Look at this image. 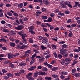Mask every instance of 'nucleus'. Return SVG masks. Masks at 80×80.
<instances>
[{"label": "nucleus", "mask_w": 80, "mask_h": 80, "mask_svg": "<svg viewBox=\"0 0 80 80\" xmlns=\"http://www.w3.org/2000/svg\"><path fill=\"white\" fill-rule=\"evenodd\" d=\"M25 27V26L23 25H20L18 26V27H16V29H17V30H22Z\"/></svg>", "instance_id": "f257e3e1"}, {"label": "nucleus", "mask_w": 80, "mask_h": 80, "mask_svg": "<svg viewBox=\"0 0 80 80\" xmlns=\"http://www.w3.org/2000/svg\"><path fill=\"white\" fill-rule=\"evenodd\" d=\"M17 48L18 49H21V50H22V49H24L25 48V46L22 45V46H20V45H17Z\"/></svg>", "instance_id": "f03ea898"}, {"label": "nucleus", "mask_w": 80, "mask_h": 80, "mask_svg": "<svg viewBox=\"0 0 80 80\" xmlns=\"http://www.w3.org/2000/svg\"><path fill=\"white\" fill-rule=\"evenodd\" d=\"M66 49H61L60 50V53L63 55L66 54Z\"/></svg>", "instance_id": "7ed1b4c3"}, {"label": "nucleus", "mask_w": 80, "mask_h": 80, "mask_svg": "<svg viewBox=\"0 0 80 80\" xmlns=\"http://www.w3.org/2000/svg\"><path fill=\"white\" fill-rule=\"evenodd\" d=\"M28 28L29 29V32L32 31V30H34V29H35V27L33 25H32L28 27Z\"/></svg>", "instance_id": "20e7f679"}, {"label": "nucleus", "mask_w": 80, "mask_h": 80, "mask_svg": "<svg viewBox=\"0 0 80 80\" xmlns=\"http://www.w3.org/2000/svg\"><path fill=\"white\" fill-rule=\"evenodd\" d=\"M36 68V66H32L30 67V68H29L28 70L29 71H32V70H33L34 69H35Z\"/></svg>", "instance_id": "39448f33"}, {"label": "nucleus", "mask_w": 80, "mask_h": 80, "mask_svg": "<svg viewBox=\"0 0 80 80\" xmlns=\"http://www.w3.org/2000/svg\"><path fill=\"white\" fill-rule=\"evenodd\" d=\"M16 56L14 55H12V54L9 53L8 54V57L9 59H11V58H12L13 57H15Z\"/></svg>", "instance_id": "423d86ee"}, {"label": "nucleus", "mask_w": 80, "mask_h": 80, "mask_svg": "<svg viewBox=\"0 0 80 80\" xmlns=\"http://www.w3.org/2000/svg\"><path fill=\"white\" fill-rule=\"evenodd\" d=\"M45 24L46 25H48V27H50V30H53V29H54V27L53 26H52V25H51L49 24L48 23H46Z\"/></svg>", "instance_id": "0eeeda50"}, {"label": "nucleus", "mask_w": 80, "mask_h": 80, "mask_svg": "<svg viewBox=\"0 0 80 80\" xmlns=\"http://www.w3.org/2000/svg\"><path fill=\"white\" fill-rule=\"evenodd\" d=\"M31 52L30 50H28L26 51V52L25 53V55L24 56V57H26L27 56H29V54H27V53H30Z\"/></svg>", "instance_id": "6e6552de"}, {"label": "nucleus", "mask_w": 80, "mask_h": 80, "mask_svg": "<svg viewBox=\"0 0 80 80\" xmlns=\"http://www.w3.org/2000/svg\"><path fill=\"white\" fill-rule=\"evenodd\" d=\"M3 10L0 9V17L2 18L3 17Z\"/></svg>", "instance_id": "1a4fd4ad"}, {"label": "nucleus", "mask_w": 80, "mask_h": 80, "mask_svg": "<svg viewBox=\"0 0 80 80\" xmlns=\"http://www.w3.org/2000/svg\"><path fill=\"white\" fill-rule=\"evenodd\" d=\"M60 5L62 7V8H67V6L64 4V3H63V2H61L60 3Z\"/></svg>", "instance_id": "9d476101"}, {"label": "nucleus", "mask_w": 80, "mask_h": 80, "mask_svg": "<svg viewBox=\"0 0 80 80\" xmlns=\"http://www.w3.org/2000/svg\"><path fill=\"white\" fill-rule=\"evenodd\" d=\"M52 78H58V77H59V76L58 75L54 74L53 75H52Z\"/></svg>", "instance_id": "9b49d317"}, {"label": "nucleus", "mask_w": 80, "mask_h": 80, "mask_svg": "<svg viewBox=\"0 0 80 80\" xmlns=\"http://www.w3.org/2000/svg\"><path fill=\"white\" fill-rule=\"evenodd\" d=\"M42 12L40 11H38L36 12V16L37 17H38L40 16V14H41Z\"/></svg>", "instance_id": "f8f14e48"}, {"label": "nucleus", "mask_w": 80, "mask_h": 80, "mask_svg": "<svg viewBox=\"0 0 80 80\" xmlns=\"http://www.w3.org/2000/svg\"><path fill=\"white\" fill-rule=\"evenodd\" d=\"M42 43H46V44H48V41L47 39H43L42 41Z\"/></svg>", "instance_id": "ddd939ff"}, {"label": "nucleus", "mask_w": 80, "mask_h": 80, "mask_svg": "<svg viewBox=\"0 0 80 80\" xmlns=\"http://www.w3.org/2000/svg\"><path fill=\"white\" fill-rule=\"evenodd\" d=\"M58 68V67H54L52 68L51 70L52 71H56V70H57Z\"/></svg>", "instance_id": "4468645a"}, {"label": "nucleus", "mask_w": 80, "mask_h": 80, "mask_svg": "<svg viewBox=\"0 0 80 80\" xmlns=\"http://www.w3.org/2000/svg\"><path fill=\"white\" fill-rule=\"evenodd\" d=\"M18 33L20 36H21L22 35L23 33H24V32L23 30H22L20 32H18Z\"/></svg>", "instance_id": "2eb2a0df"}, {"label": "nucleus", "mask_w": 80, "mask_h": 80, "mask_svg": "<svg viewBox=\"0 0 80 80\" xmlns=\"http://www.w3.org/2000/svg\"><path fill=\"white\" fill-rule=\"evenodd\" d=\"M44 3L46 5H48L49 4V2L48 0H43Z\"/></svg>", "instance_id": "dca6fc26"}, {"label": "nucleus", "mask_w": 80, "mask_h": 80, "mask_svg": "<svg viewBox=\"0 0 80 80\" xmlns=\"http://www.w3.org/2000/svg\"><path fill=\"white\" fill-rule=\"evenodd\" d=\"M26 77H27V78H28V80H33V77H30L28 75H28H26Z\"/></svg>", "instance_id": "f3484780"}, {"label": "nucleus", "mask_w": 80, "mask_h": 80, "mask_svg": "<svg viewBox=\"0 0 80 80\" xmlns=\"http://www.w3.org/2000/svg\"><path fill=\"white\" fill-rule=\"evenodd\" d=\"M9 45L11 47H15V43L10 42Z\"/></svg>", "instance_id": "a211bd4d"}, {"label": "nucleus", "mask_w": 80, "mask_h": 80, "mask_svg": "<svg viewBox=\"0 0 80 80\" xmlns=\"http://www.w3.org/2000/svg\"><path fill=\"white\" fill-rule=\"evenodd\" d=\"M19 65L20 66H22V67H24L26 65V63L24 62H21L20 63Z\"/></svg>", "instance_id": "6ab92c4d"}, {"label": "nucleus", "mask_w": 80, "mask_h": 80, "mask_svg": "<svg viewBox=\"0 0 80 80\" xmlns=\"http://www.w3.org/2000/svg\"><path fill=\"white\" fill-rule=\"evenodd\" d=\"M79 4V2L77 1L75 3V5L73 6V7H76V8H78V7L77 6V5L78 6V5Z\"/></svg>", "instance_id": "aec40b11"}, {"label": "nucleus", "mask_w": 80, "mask_h": 80, "mask_svg": "<svg viewBox=\"0 0 80 80\" xmlns=\"http://www.w3.org/2000/svg\"><path fill=\"white\" fill-rule=\"evenodd\" d=\"M6 75L8 76L9 78V77H13V74L10 73H8L6 74Z\"/></svg>", "instance_id": "412c9836"}, {"label": "nucleus", "mask_w": 80, "mask_h": 80, "mask_svg": "<svg viewBox=\"0 0 80 80\" xmlns=\"http://www.w3.org/2000/svg\"><path fill=\"white\" fill-rule=\"evenodd\" d=\"M74 75L76 78L80 77V73H74Z\"/></svg>", "instance_id": "4be33fe9"}, {"label": "nucleus", "mask_w": 80, "mask_h": 80, "mask_svg": "<svg viewBox=\"0 0 80 80\" xmlns=\"http://www.w3.org/2000/svg\"><path fill=\"white\" fill-rule=\"evenodd\" d=\"M41 18L43 20H47L48 18V17L47 16H42L41 17Z\"/></svg>", "instance_id": "5701e85b"}, {"label": "nucleus", "mask_w": 80, "mask_h": 80, "mask_svg": "<svg viewBox=\"0 0 80 80\" xmlns=\"http://www.w3.org/2000/svg\"><path fill=\"white\" fill-rule=\"evenodd\" d=\"M64 3L66 5H67L68 6V5L70 3V1H66L64 2Z\"/></svg>", "instance_id": "b1692460"}, {"label": "nucleus", "mask_w": 80, "mask_h": 80, "mask_svg": "<svg viewBox=\"0 0 80 80\" xmlns=\"http://www.w3.org/2000/svg\"><path fill=\"white\" fill-rule=\"evenodd\" d=\"M14 75L15 76H20L21 75V72H17L15 73L14 74Z\"/></svg>", "instance_id": "393cba45"}, {"label": "nucleus", "mask_w": 80, "mask_h": 80, "mask_svg": "<svg viewBox=\"0 0 80 80\" xmlns=\"http://www.w3.org/2000/svg\"><path fill=\"white\" fill-rule=\"evenodd\" d=\"M62 47L63 48H68V46L66 44H63L62 45Z\"/></svg>", "instance_id": "a878e982"}, {"label": "nucleus", "mask_w": 80, "mask_h": 80, "mask_svg": "<svg viewBox=\"0 0 80 80\" xmlns=\"http://www.w3.org/2000/svg\"><path fill=\"white\" fill-rule=\"evenodd\" d=\"M35 63V59H32V60L31 61L30 63V65H33V63Z\"/></svg>", "instance_id": "bb28decb"}, {"label": "nucleus", "mask_w": 80, "mask_h": 80, "mask_svg": "<svg viewBox=\"0 0 80 80\" xmlns=\"http://www.w3.org/2000/svg\"><path fill=\"white\" fill-rule=\"evenodd\" d=\"M41 48L42 49V50H45L47 49V47L44 46L43 45L41 46Z\"/></svg>", "instance_id": "cd10ccee"}, {"label": "nucleus", "mask_w": 80, "mask_h": 80, "mask_svg": "<svg viewBox=\"0 0 80 80\" xmlns=\"http://www.w3.org/2000/svg\"><path fill=\"white\" fill-rule=\"evenodd\" d=\"M21 37H22V38L23 39V40H24L25 38V37H27V35H26V34H23L22 36Z\"/></svg>", "instance_id": "c85d7f7f"}, {"label": "nucleus", "mask_w": 80, "mask_h": 80, "mask_svg": "<svg viewBox=\"0 0 80 80\" xmlns=\"http://www.w3.org/2000/svg\"><path fill=\"white\" fill-rule=\"evenodd\" d=\"M65 60L66 62H69L71 61V60L70 58H67L65 59Z\"/></svg>", "instance_id": "c756f323"}, {"label": "nucleus", "mask_w": 80, "mask_h": 80, "mask_svg": "<svg viewBox=\"0 0 80 80\" xmlns=\"http://www.w3.org/2000/svg\"><path fill=\"white\" fill-rule=\"evenodd\" d=\"M22 20L23 21L25 22V21H28V18L25 17H23L22 18Z\"/></svg>", "instance_id": "7c9ffc66"}, {"label": "nucleus", "mask_w": 80, "mask_h": 80, "mask_svg": "<svg viewBox=\"0 0 80 80\" xmlns=\"http://www.w3.org/2000/svg\"><path fill=\"white\" fill-rule=\"evenodd\" d=\"M29 32L31 35H35V31L34 30Z\"/></svg>", "instance_id": "2f4dec72"}, {"label": "nucleus", "mask_w": 80, "mask_h": 80, "mask_svg": "<svg viewBox=\"0 0 80 80\" xmlns=\"http://www.w3.org/2000/svg\"><path fill=\"white\" fill-rule=\"evenodd\" d=\"M58 15L61 16V17H63V16H64L65 15V14L62 13V12H59L58 13Z\"/></svg>", "instance_id": "473e14b6"}, {"label": "nucleus", "mask_w": 80, "mask_h": 80, "mask_svg": "<svg viewBox=\"0 0 80 80\" xmlns=\"http://www.w3.org/2000/svg\"><path fill=\"white\" fill-rule=\"evenodd\" d=\"M3 32H6L7 33H9V31L8 29H4L2 30Z\"/></svg>", "instance_id": "72a5a7b5"}, {"label": "nucleus", "mask_w": 80, "mask_h": 80, "mask_svg": "<svg viewBox=\"0 0 80 80\" xmlns=\"http://www.w3.org/2000/svg\"><path fill=\"white\" fill-rule=\"evenodd\" d=\"M29 42L30 43H33V40L32 38H30L29 39Z\"/></svg>", "instance_id": "f704fd0d"}, {"label": "nucleus", "mask_w": 80, "mask_h": 80, "mask_svg": "<svg viewBox=\"0 0 80 80\" xmlns=\"http://www.w3.org/2000/svg\"><path fill=\"white\" fill-rule=\"evenodd\" d=\"M23 5V3H20L19 5H18V7H19V8H22Z\"/></svg>", "instance_id": "c9c22d12"}, {"label": "nucleus", "mask_w": 80, "mask_h": 80, "mask_svg": "<svg viewBox=\"0 0 80 80\" xmlns=\"http://www.w3.org/2000/svg\"><path fill=\"white\" fill-rule=\"evenodd\" d=\"M9 66L10 67H11V68H14L15 66L12 63H9Z\"/></svg>", "instance_id": "e433bc0d"}, {"label": "nucleus", "mask_w": 80, "mask_h": 80, "mask_svg": "<svg viewBox=\"0 0 80 80\" xmlns=\"http://www.w3.org/2000/svg\"><path fill=\"white\" fill-rule=\"evenodd\" d=\"M52 47V48L54 49V50H55L56 49V46L54 44H52L51 45Z\"/></svg>", "instance_id": "4c0bfd02"}, {"label": "nucleus", "mask_w": 80, "mask_h": 80, "mask_svg": "<svg viewBox=\"0 0 80 80\" xmlns=\"http://www.w3.org/2000/svg\"><path fill=\"white\" fill-rule=\"evenodd\" d=\"M76 26H77L76 24L73 23L71 24V27L72 28H75Z\"/></svg>", "instance_id": "58836bf2"}, {"label": "nucleus", "mask_w": 80, "mask_h": 80, "mask_svg": "<svg viewBox=\"0 0 80 80\" xmlns=\"http://www.w3.org/2000/svg\"><path fill=\"white\" fill-rule=\"evenodd\" d=\"M39 62H42V61H44V60H45V58H41L39 59Z\"/></svg>", "instance_id": "ea45409f"}, {"label": "nucleus", "mask_w": 80, "mask_h": 80, "mask_svg": "<svg viewBox=\"0 0 80 80\" xmlns=\"http://www.w3.org/2000/svg\"><path fill=\"white\" fill-rule=\"evenodd\" d=\"M51 57V55H50V54H49L48 55H47V56H46L45 57V58H46V59H48V58H49V57Z\"/></svg>", "instance_id": "a19ab883"}, {"label": "nucleus", "mask_w": 80, "mask_h": 80, "mask_svg": "<svg viewBox=\"0 0 80 80\" xmlns=\"http://www.w3.org/2000/svg\"><path fill=\"white\" fill-rule=\"evenodd\" d=\"M72 72L73 73H75L76 72V71H77V70H76V69H73L71 70Z\"/></svg>", "instance_id": "79ce46f5"}, {"label": "nucleus", "mask_w": 80, "mask_h": 80, "mask_svg": "<svg viewBox=\"0 0 80 80\" xmlns=\"http://www.w3.org/2000/svg\"><path fill=\"white\" fill-rule=\"evenodd\" d=\"M42 70L43 71H44V72H47V71H48V69L46 67H44L43 68Z\"/></svg>", "instance_id": "37998d69"}, {"label": "nucleus", "mask_w": 80, "mask_h": 80, "mask_svg": "<svg viewBox=\"0 0 80 80\" xmlns=\"http://www.w3.org/2000/svg\"><path fill=\"white\" fill-rule=\"evenodd\" d=\"M5 17H6V18H7L11 19V20H12V18H10L9 16H8L7 15V14H5Z\"/></svg>", "instance_id": "c03bdc74"}, {"label": "nucleus", "mask_w": 80, "mask_h": 80, "mask_svg": "<svg viewBox=\"0 0 80 80\" xmlns=\"http://www.w3.org/2000/svg\"><path fill=\"white\" fill-rule=\"evenodd\" d=\"M53 55H54L55 58H57V57H58V54H57L56 52H54L53 53Z\"/></svg>", "instance_id": "a18cd8bd"}, {"label": "nucleus", "mask_w": 80, "mask_h": 80, "mask_svg": "<svg viewBox=\"0 0 80 80\" xmlns=\"http://www.w3.org/2000/svg\"><path fill=\"white\" fill-rule=\"evenodd\" d=\"M65 61L64 59H62L61 62V64L62 65H63L65 64Z\"/></svg>", "instance_id": "49530a36"}, {"label": "nucleus", "mask_w": 80, "mask_h": 80, "mask_svg": "<svg viewBox=\"0 0 80 80\" xmlns=\"http://www.w3.org/2000/svg\"><path fill=\"white\" fill-rule=\"evenodd\" d=\"M34 75L35 77H38V75L37 72H36L34 73Z\"/></svg>", "instance_id": "de8ad7c7"}, {"label": "nucleus", "mask_w": 80, "mask_h": 80, "mask_svg": "<svg viewBox=\"0 0 80 80\" xmlns=\"http://www.w3.org/2000/svg\"><path fill=\"white\" fill-rule=\"evenodd\" d=\"M2 72H3V73H7V71L6 69H3L2 70Z\"/></svg>", "instance_id": "09e8293b"}, {"label": "nucleus", "mask_w": 80, "mask_h": 80, "mask_svg": "<svg viewBox=\"0 0 80 80\" xmlns=\"http://www.w3.org/2000/svg\"><path fill=\"white\" fill-rule=\"evenodd\" d=\"M68 35L69 37H72V36H73V33L72 32H70L69 33Z\"/></svg>", "instance_id": "8fccbe9b"}, {"label": "nucleus", "mask_w": 80, "mask_h": 80, "mask_svg": "<svg viewBox=\"0 0 80 80\" xmlns=\"http://www.w3.org/2000/svg\"><path fill=\"white\" fill-rule=\"evenodd\" d=\"M71 22H72V19H69L67 21L66 23H71Z\"/></svg>", "instance_id": "3c124183"}, {"label": "nucleus", "mask_w": 80, "mask_h": 80, "mask_svg": "<svg viewBox=\"0 0 80 80\" xmlns=\"http://www.w3.org/2000/svg\"><path fill=\"white\" fill-rule=\"evenodd\" d=\"M42 12H47V10H46V9L45 8H43L42 9Z\"/></svg>", "instance_id": "603ef678"}, {"label": "nucleus", "mask_w": 80, "mask_h": 80, "mask_svg": "<svg viewBox=\"0 0 80 80\" xmlns=\"http://www.w3.org/2000/svg\"><path fill=\"white\" fill-rule=\"evenodd\" d=\"M77 63V61L76 60H74L72 63V65H75V64H76Z\"/></svg>", "instance_id": "864d4df0"}, {"label": "nucleus", "mask_w": 80, "mask_h": 80, "mask_svg": "<svg viewBox=\"0 0 80 80\" xmlns=\"http://www.w3.org/2000/svg\"><path fill=\"white\" fill-rule=\"evenodd\" d=\"M64 13H65L66 15H67V14H69L70 13V11H65L64 12Z\"/></svg>", "instance_id": "5fc2aeb1"}, {"label": "nucleus", "mask_w": 80, "mask_h": 80, "mask_svg": "<svg viewBox=\"0 0 80 80\" xmlns=\"http://www.w3.org/2000/svg\"><path fill=\"white\" fill-rule=\"evenodd\" d=\"M48 21L49 22H51L52 21V18H49L48 19Z\"/></svg>", "instance_id": "6e6d98bb"}, {"label": "nucleus", "mask_w": 80, "mask_h": 80, "mask_svg": "<svg viewBox=\"0 0 80 80\" xmlns=\"http://www.w3.org/2000/svg\"><path fill=\"white\" fill-rule=\"evenodd\" d=\"M60 77L61 79H62V80H63V79H64V78H65V76H64L63 75H61L60 76Z\"/></svg>", "instance_id": "4d7b16f0"}, {"label": "nucleus", "mask_w": 80, "mask_h": 80, "mask_svg": "<svg viewBox=\"0 0 80 80\" xmlns=\"http://www.w3.org/2000/svg\"><path fill=\"white\" fill-rule=\"evenodd\" d=\"M32 47L34 48H37V47H38V46L37 44H34L33 45H32Z\"/></svg>", "instance_id": "13d9d810"}, {"label": "nucleus", "mask_w": 80, "mask_h": 80, "mask_svg": "<svg viewBox=\"0 0 80 80\" xmlns=\"http://www.w3.org/2000/svg\"><path fill=\"white\" fill-rule=\"evenodd\" d=\"M13 15H14V16H15V17H18L19 16L18 14L16 12L14 13L13 14Z\"/></svg>", "instance_id": "bf43d9fd"}, {"label": "nucleus", "mask_w": 80, "mask_h": 80, "mask_svg": "<svg viewBox=\"0 0 80 80\" xmlns=\"http://www.w3.org/2000/svg\"><path fill=\"white\" fill-rule=\"evenodd\" d=\"M22 41L23 42V43H25L26 44H27V39H25V38H24V39H23Z\"/></svg>", "instance_id": "052dcab7"}, {"label": "nucleus", "mask_w": 80, "mask_h": 80, "mask_svg": "<svg viewBox=\"0 0 80 80\" xmlns=\"http://www.w3.org/2000/svg\"><path fill=\"white\" fill-rule=\"evenodd\" d=\"M1 23L2 24H5L6 22L4 20H2L1 21Z\"/></svg>", "instance_id": "680f3d73"}, {"label": "nucleus", "mask_w": 80, "mask_h": 80, "mask_svg": "<svg viewBox=\"0 0 80 80\" xmlns=\"http://www.w3.org/2000/svg\"><path fill=\"white\" fill-rule=\"evenodd\" d=\"M73 57V54L72 53L70 54V55H69V58H72Z\"/></svg>", "instance_id": "e2e57ef3"}, {"label": "nucleus", "mask_w": 80, "mask_h": 80, "mask_svg": "<svg viewBox=\"0 0 80 80\" xmlns=\"http://www.w3.org/2000/svg\"><path fill=\"white\" fill-rule=\"evenodd\" d=\"M33 51H34V52H35L36 53H39V51L36 49H33Z\"/></svg>", "instance_id": "0e129e2a"}, {"label": "nucleus", "mask_w": 80, "mask_h": 80, "mask_svg": "<svg viewBox=\"0 0 80 80\" xmlns=\"http://www.w3.org/2000/svg\"><path fill=\"white\" fill-rule=\"evenodd\" d=\"M9 78V77H8L7 76H5L4 77V79L5 80H7Z\"/></svg>", "instance_id": "69168bd1"}, {"label": "nucleus", "mask_w": 80, "mask_h": 80, "mask_svg": "<svg viewBox=\"0 0 80 80\" xmlns=\"http://www.w3.org/2000/svg\"><path fill=\"white\" fill-rule=\"evenodd\" d=\"M65 43V42H64V41H61L59 42H58L59 44H63L64 43Z\"/></svg>", "instance_id": "338daca9"}, {"label": "nucleus", "mask_w": 80, "mask_h": 80, "mask_svg": "<svg viewBox=\"0 0 80 80\" xmlns=\"http://www.w3.org/2000/svg\"><path fill=\"white\" fill-rule=\"evenodd\" d=\"M38 40H42L43 38L42 36H38Z\"/></svg>", "instance_id": "774afa93"}]
</instances>
